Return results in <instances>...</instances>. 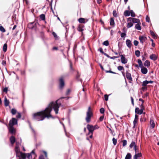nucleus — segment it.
<instances>
[{"label": "nucleus", "instance_id": "nucleus-59", "mask_svg": "<svg viewBox=\"0 0 159 159\" xmlns=\"http://www.w3.org/2000/svg\"><path fill=\"white\" fill-rule=\"evenodd\" d=\"M147 86H143L141 88V89L143 91H144L145 90H147Z\"/></svg>", "mask_w": 159, "mask_h": 159}, {"label": "nucleus", "instance_id": "nucleus-1", "mask_svg": "<svg viewBox=\"0 0 159 159\" xmlns=\"http://www.w3.org/2000/svg\"><path fill=\"white\" fill-rule=\"evenodd\" d=\"M58 100H56L55 103L53 102H51L44 110L34 113L32 115L33 119L37 121H39L43 120L45 118H53L51 112L53 108L56 114L58 113V108L61 105V103H57Z\"/></svg>", "mask_w": 159, "mask_h": 159}, {"label": "nucleus", "instance_id": "nucleus-12", "mask_svg": "<svg viewBox=\"0 0 159 159\" xmlns=\"http://www.w3.org/2000/svg\"><path fill=\"white\" fill-rule=\"evenodd\" d=\"M139 39L140 40V43L143 44V42L147 40V38L144 36H141L139 37Z\"/></svg>", "mask_w": 159, "mask_h": 159}, {"label": "nucleus", "instance_id": "nucleus-56", "mask_svg": "<svg viewBox=\"0 0 159 159\" xmlns=\"http://www.w3.org/2000/svg\"><path fill=\"white\" fill-rule=\"evenodd\" d=\"M140 109H142L143 110V111L145 109L144 106L143 104L142 103L141 104L140 106Z\"/></svg>", "mask_w": 159, "mask_h": 159}, {"label": "nucleus", "instance_id": "nucleus-13", "mask_svg": "<svg viewBox=\"0 0 159 159\" xmlns=\"http://www.w3.org/2000/svg\"><path fill=\"white\" fill-rule=\"evenodd\" d=\"M135 113L136 114L141 115L143 113L142 109H139V107H136L135 109Z\"/></svg>", "mask_w": 159, "mask_h": 159}, {"label": "nucleus", "instance_id": "nucleus-19", "mask_svg": "<svg viewBox=\"0 0 159 159\" xmlns=\"http://www.w3.org/2000/svg\"><path fill=\"white\" fill-rule=\"evenodd\" d=\"M126 43L127 46L129 48H130L132 45L131 41L129 39L126 40Z\"/></svg>", "mask_w": 159, "mask_h": 159}, {"label": "nucleus", "instance_id": "nucleus-54", "mask_svg": "<svg viewBox=\"0 0 159 159\" xmlns=\"http://www.w3.org/2000/svg\"><path fill=\"white\" fill-rule=\"evenodd\" d=\"M134 44L135 46H137L139 44V42L137 40H134Z\"/></svg>", "mask_w": 159, "mask_h": 159}, {"label": "nucleus", "instance_id": "nucleus-43", "mask_svg": "<svg viewBox=\"0 0 159 159\" xmlns=\"http://www.w3.org/2000/svg\"><path fill=\"white\" fill-rule=\"evenodd\" d=\"M0 31H2V32L4 33L6 32L5 29L4 28V27L2 26H0Z\"/></svg>", "mask_w": 159, "mask_h": 159}, {"label": "nucleus", "instance_id": "nucleus-11", "mask_svg": "<svg viewBox=\"0 0 159 159\" xmlns=\"http://www.w3.org/2000/svg\"><path fill=\"white\" fill-rule=\"evenodd\" d=\"M9 130L10 133L12 134H15L16 133V129L13 126H9Z\"/></svg>", "mask_w": 159, "mask_h": 159}, {"label": "nucleus", "instance_id": "nucleus-14", "mask_svg": "<svg viewBox=\"0 0 159 159\" xmlns=\"http://www.w3.org/2000/svg\"><path fill=\"white\" fill-rule=\"evenodd\" d=\"M142 156V154L141 152H139L135 153V155L133 157V159H139L138 158Z\"/></svg>", "mask_w": 159, "mask_h": 159}, {"label": "nucleus", "instance_id": "nucleus-26", "mask_svg": "<svg viewBox=\"0 0 159 159\" xmlns=\"http://www.w3.org/2000/svg\"><path fill=\"white\" fill-rule=\"evenodd\" d=\"M141 23H138L135 25V28L138 30H141V27L140 25Z\"/></svg>", "mask_w": 159, "mask_h": 159}, {"label": "nucleus", "instance_id": "nucleus-31", "mask_svg": "<svg viewBox=\"0 0 159 159\" xmlns=\"http://www.w3.org/2000/svg\"><path fill=\"white\" fill-rule=\"evenodd\" d=\"M150 32L151 34L152 35L153 38L156 39L157 38L156 35L155 34L154 32L152 30H150Z\"/></svg>", "mask_w": 159, "mask_h": 159}, {"label": "nucleus", "instance_id": "nucleus-4", "mask_svg": "<svg viewBox=\"0 0 159 159\" xmlns=\"http://www.w3.org/2000/svg\"><path fill=\"white\" fill-rule=\"evenodd\" d=\"M59 88L60 89H62L65 85L64 77L63 76L61 77L59 79Z\"/></svg>", "mask_w": 159, "mask_h": 159}, {"label": "nucleus", "instance_id": "nucleus-40", "mask_svg": "<svg viewBox=\"0 0 159 159\" xmlns=\"http://www.w3.org/2000/svg\"><path fill=\"white\" fill-rule=\"evenodd\" d=\"M113 15L115 17H117L118 16L117 13L116 11L114 10L113 12Z\"/></svg>", "mask_w": 159, "mask_h": 159}, {"label": "nucleus", "instance_id": "nucleus-23", "mask_svg": "<svg viewBox=\"0 0 159 159\" xmlns=\"http://www.w3.org/2000/svg\"><path fill=\"white\" fill-rule=\"evenodd\" d=\"M150 127L152 129H153L154 128L155 124L154 121L153 120H150Z\"/></svg>", "mask_w": 159, "mask_h": 159}, {"label": "nucleus", "instance_id": "nucleus-25", "mask_svg": "<svg viewBox=\"0 0 159 159\" xmlns=\"http://www.w3.org/2000/svg\"><path fill=\"white\" fill-rule=\"evenodd\" d=\"M85 19L83 18H80L78 19V21L80 23H85Z\"/></svg>", "mask_w": 159, "mask_h": 159}, {"label": "nucleus", "instance_id": "nucleus-47", "mask_svg": "<svg viewBox=\"0 0 159 159\" xmlns=\"http://www.w3.org/2000/svg\"><path fill=\"white\" fill-rule=\"evenodd\" d=\"M133 149L135 151V153L139 152L138 147L137 146L134 147Z\"/></svg>", "mask_w": 159, "mask_h": 159}, {"label": "nucleus", "instance_id": "nucleus-60", "mask_svg": "<svg viewBox=\"0 0 159 159\" xmlns=\"http://www.w3.org/2000/svg\"><path fill=\"white\" fill-rule=\"evenodd\" d=\"M130 99L131 101L132 104L133 106H134V99L132 97H130Z\"/></svg>", "mask_w": 159, "mask_h": 159}, {"label": "nucleus", "instance_id": "nucleus-52", "mask_svg": "<svg viewBox=\"0 0 159 159\" xmlns=\"http://www.w3.org/2000/svg\"><path fill=\"white\" fill-rule=\"evenodd\" d=\"M105 71L106 73H110L114 74H116L117 73L115 72H113L111 70H105Z\"/></svg>", "mask_w": 159, "mask_h": 159}, {"label": "nucleus", "instance_id": "nucleus-30", "mask_svg": "<svg viewBox=\"0 0 159 159\" xmlns=\"http://www.w3.org/2000/svg\"><path fill=\"white\" fill-rule=\"evenodd\" d=\"M39 18L41 20L45 21V16L44 14H42L39 16Z\"/></svg>", "mask_w": 159, "mask_h": 159}, {"label": "nucleus", "instance_id": "nucleus-53", "mask_svg": "<svg viewBox=\"0 0 159 159\" xmlns=\"http://www.w3.org/2000/svg\"><path fill=\"white\" fill-rule=\"evenodd\" d=\"M100 112L102 114H103L104 113L105 110L103 108H101L100 110Z\"/></svg>", "mask_w": 159, "mask_h": 159}, {"label": "nucleus", "instance_id": "nucleus-20", "mask_svg": "<svg viewBox=\"0 0 159 159\" xmlns=\"http://www.w3.org/2000/svg\"><path fill=\"white\" fill-rule=\"evenodd\" d=\"M138 117H139V116L138 115H136V114L135 115L134 119L133 121V124H134L133 127H135V126L136 124L137 123L138 120Z\"/></svg>", "mask_w": 159, "mask_h": 159}, {"label": "nucleus", "instance_id": "nucleus-42", "mask_svg": "<svg viewBox=\"0 0 159 159\" xmlns=\"http://www.w3.org/2000/svg\"><path fill=\"white\" fill-rule=\"evenodd\" d=\"M130 14H131V16L132 17H134L135 16V13L132 10L130 11Z\"/></svg>", "mask_w": 159, "mask_h": 159}, {"label": "nucleus", "instance_id": "nucleus-35", "mask_svg": "<svg viewBox=\"0 0 159 159\" xmlns=\"http://www.w3.org/2000/svg\"><path fill=\"white\" fill-rule=\"evenodd\" d=\"M137 61H138V63L139 64V66L141 68L143 66V64L142 62L140 59H138Z\"/></svg>", "mask_w": 159, "mask_h": 159}, {"label": "nucleus", "instance_id": "nucleus-32", "mask_svg": "<svg viewBox=\"0 0 159 159\" xmlns=\"http://www.w3.org/2000/svg\"><path fill=\"white\" fill-rule=\"evenodd\" d=\"M110 25L112 26L113 25L115 24V22L114 20V19L112 17L110 18Z\"/></svg>", "mask_w": 159, "mask_h": 159}, {"label": "nucleus", "instance_id": "nucleus-16", "mask_svg": "<svg viewBox=\"0 0 159 159\" xmlns=\"http://www.w3.org/2000/svg\"><path fill=\"white\" fill-rule=\"evenodd\" d=\"M10 141L12 145H13L16 142V138L13 136H11L10 138Z\"/></svg>", "mask_w": 159, "mask_h": 159}, {"label": "nucleus", "instance_id": "nucleus-34", "mask_svg": "<svg viewBox=\"0 0 159 159\" xmlns=\"http://www.w3.org/2000/svg\"><path fill=\"white\" fill-rule=\"evenodd\" d=\"M7 43H5L3 47V51L4 52H6L7 51Z\"/></svg>", "mask_w": 159, "mask_h": 159}, {"label": "nucleus", "instance_id": "nucleus-61", "mask_svg": "<svg viewBox=\"0 0 159 159\" xmlns=\"http://www.w3.org/2000/svg\"><path fill=\"white\" fill-rule=\"evenodd\" d=\"M43 152L44 154L45 157L46 158H47L48 157V155H47V152L44 151H43Z\"/></svg>", "mask_w": 159, "mask_h": 159}, {"label": "nucleus", "instance_id": "nucleus-24", "mask_svg": "<svg viewBox=\"0 0 159 159\" xmlns=\"http://www.w3.org/2000/svg\"><path fill=\"white\" fill-rule=\"evenodd\" d=\"M144 65L145 66L149 67L150 65V62L148 60H147L144 63Z\"/></svg>", "mask_w": 159, "mask_h": 159}, {"label": "nucleus", "instance_id": "nucleus-38", "mask_svg": "<svg viewBox=\"0 0 159 159\" xmlns=\"http://www.w3.org/2000/svg\"><path fill=\"white\" fill-rule=\"evenodd\" d=\"M135 54L137 57H139L140 56V52L139 50H136L135 51Z\"/></svg>", "mask_w": 159, "mask_h": 159}, {"label": "nucleus", "instance_id": "nucleus-6", "mask_svg": "<svg viewBox=\"0 0 159 159\" xmlns=\"http://www.w3.org/2000/svg\"><path fill=\"white\" fill-rule=\"evenodd\" d=\"M87 128L89 131L88 134H93L94 129L93 125L88 124L87 125Z\"/></svg>", "mask_w": 159, "mask_h": 159}, {"label": "nucleus", "instance_id": "nucleus-29", "mask_svg": "<svg viewBox=\"0 0 159 159\" xmlns=\"http://www.w3.org/2000/svg\"><path fill=\"white\" fill-rule=\"evenodd\" d=\"M132 156L131 154L129 153H128L126 155L125 159H131Z\"/></svg>", "mask_w": 159, "mask_h": 159}, {"label": "nucleus", "instance_id": "nucleus-15", "mask_svg": "<svg viewBox=\"0 0 159 159\" xmlns=\"http://www.w3.org/2000/svg\"><path fill=\"white\" fill-rule=\"evenodd\" d=\"M141 72L143 74H146L148 72V69L144 66H143L141 68Z\"/></svg>", "mask_w": 159, "mask_h": 159}, {"label": "nucleus", "instance_id": "nucleus-39", "mask_svg": "<svg viewBox=\"0 0 159 159\" xmlns=\"http://www.w3.org/2000/svg\"><path fill=\"white\" fill-rule=\"evenodd\" d=\"M103 45L106 46H108L109 45V43L108 40L104 41L102 43Z\"/></svg>", "mask_w": 159, "mask_h": 159}, {"label": "nucleus", "instance_id": "nucleus-62", "mask_svg": "<svg viewBox=\"0 0 159 159\" xmlns=\"http://www.w3.org/2000/svg\"><path fill=\"white\" fill-rule=\"evenodd\" d=\"M39 159H45L43 155H41L39 157Z\"/></svg>", "mask_w": 159, "mask_h": 159}, {"label": "nucleus", "instance_id": "nucleus-21", "mask_svg": "<svg viewBox=\"0 0 159 159\" xmlns=\"http://www.w3.org/2000/svg\"><path fill=\"white\" fill-rule=\"evenodd\" d=\"M84 27V25H83L80 24L77 28V30L79 31L82 32L84 30V29H83Z\"/></svg>", "mask_w": 159, "mask_h": 159}, {"label": "nucleus", "instance_id": "nucleus-36", "mask_svg": "<svg viewBox=\"0 0 159 159\" xmlns=\"http://www.w3.org/2000/svg\"><path fill=\"white\" fill-rule=\"evenodd\" d=\"M148 84V81L145 80L143 81L142 84V85L143 86H147V84Z\"/></svg>", "mask_w": 159, "mask_h": 159}, {"label": "nucleus", "instance_id": "nucleus-45", "mask_svg": "<svg viewBox=\"0 0 159 159\" xmlns=\"http://www.w3.org/2000/svg\"><path fill=\"white\" fill-rule=\"evenodd\" d=\"M98 51H99L100 52H101L102 53L104 54L105 55V54H107L106 53H105L103 51L102 48H100L98 50Z\"/></svg>", "mask_w": 159, "mask_h": 159}, {"label": "nucleus", "instance_id": "nucleus-58", "mask_svg": "<svg viewBox=\"0 0 159 159\" xmlns=\"http://www.w3.org/2000/svg\"><path fill=\"white\" fill-rule=\"evenodd\" d=\"M126 36V34L125 33H122L121 34V37L122 38L125 37Z\"/></svg>", "mask_w": 159, "mask_h": 159}, {"label": "nucleus", "instance_id": "nucleus-7", "mask_svg": "<svg viewBox=\"0 0 159 159\" xmlns=\"http://www.w3.org/2000/svg\"><path fill=\"white\" fill-rule=\"evenodd\" d=\"M17 124V120L15 118H12L11 120H10L9 123V126H13Z\"/></svg>", "mask_w": 159, "mask_h": 159}, {"label": "nucleus", "instance_id": "nucleus-64", "mask_svg": "<svg viewBox=\"0 0 159 159\" xmlns=\"http://www.w3.org/2000/svg\"><path fill=\"white\" fill-rule=\"evenodd\" d=\"M52 34L55 38H56L57 37V35L55 32H53L52 33Z\"/></svg>", "mask_w": 159, "mask_h": 159}, {"label": "nucleus", "instance_id": "nucleus-22", "mask_svg": "<svg viewBox=\"0 0 159 159\" xmlns=\"http://www.w3.org/2000/svg\"><path fill=\"white\" fill-rule=\"evenodd\" d=\"M4 105L5 107H7L9 105L10 102L8 100L7 98L5 97L4 100Z\"/></svg>", "mask_w": 159, "mask_h": 159}, {"label": "nucleus", "instance_id": "nucleus-63", "mask_svg": "<svg viewBox=\"0 0 159 159\" xmlns=\"http://www.w3.org/2000/svg\"><path fill=\"white\" fill-rule=\"evenodd\" d=\"M2 64L4 66H6V61L5 60L2 61Z\"/></svg>", "mask_w": 159, "mask_h": 159}, {"label": "nucleus", "instance_id": "nucleus-3", "mask_svg": "<svg viewBox=\"0 0 159 159\" xmlns=\"http://www.w3.org/2000/svg\"><path fill=\"white\" fill-rule=\"evenodd\" d=\"M93 116V113L91 111V107H88L87 112V116L86 117L85 120L86 122L89 123L91 120V117Z\"/></svg>", "mask_w": 159, "mask_h": 159}, {"label": "nucleus", "instance_id": "nucleus-18", "mask_svg": "<svg viewBox=\"0 0 159 159\" xmlns=\"http://www.w3.org/2000/svg\"><path fill=\"white\" fill-rule=\"evenodd\" d=\"M158 56L155 54H152L150 56V58L154 61L157 60Z\"/></svg>", "mask_w": 159, "mask_h": 159}, {"label": "nucleus", "instance_id": "nucleus-28", "mask_svg": "<svg viewBox=\"0 0 159 159\" xmlns=\"http://www.w3.org/2000/svg\"><path fill=\"white\" fill-rule=\"evenodd\" d=\"M135 143L134 141H132L130 145H129V147L130 148H133L136 146Z\"/></svg>", "mask_w": 159, "mask_h": 159}, {"label": "nucleus", "instance_id": "nucleus-37", "mask_svg": "<svg viewBox=\"0 0 159 159\" xmlns=\"http://www.w3.org/2000/svg\"><path fill=\"white\" fill-rule=\"evenodd\" d=\"M117 69L119 71L124 70V68L123 66H119L117 67Z\"/></svg>", "mask_w": 159, "mask_h": 159}, {"label": "nucleus", "instance_id": "nucleus-5", "mask_svg": "<svg viewBox=\"0 0 159 159\" xmlns=\"http://www.w3.org/2000/svg\"><path fill=\"white\" fill-rule=\"evenodd\" d=\"M39 25V24L38 22H34L29 23L28 25V27L31 29L35 30L37 25Z\"/></svg>", "mask_w": 159, "mask_h": 159}, {"label": "nucleus", "instance_id": "nucleus-2", "mask_svg": "<svg viewBox=\"0 0 159 159\" xmlns=\"http://www.w3.org/2000/svg\"><path fill=\"white\" fill-rule=\"evenodd\" d=\"M14 150L16 153V157L21 158L22 159H25L26 158V154L20 151V148L17 142L16 143V145Z\"/></svg>", "mask_w": 159, "mask_h": 159}, {"label": "nucleus", "instance_id": "nucleus-27", "mask_svg": "<svg viewBox=\"0 0 159 159\" xmlns=\"http://www.w3.org/2000/svg\"><path fill=\"white\" fill-rule=\"evenodd\" d=\"M124 15L125 16H129L130 15V11L128 10H125L124 12Z\"/></svg>", "mask_w": 159, "mask_h": 159}, {"label": "nucleus", "instance_id": "nucleus-17", "mask_svg": "<svg viewBox=\"0 0 159 159\" xmlns=\"http://www.w3.org/2000/svg\"><path fill=\"white\" fill-rule=\"evenodd\" d=\"M133 23H140V20L139 19L134 18L130 17Z\"/></svg>", "mask_w": 159, "mask_h": 159}, {"label": "nucleus", "instance_id": "nucleus-50", "mask_svg": "<svg viewBox=\"0 0 159 159\" xmlns=\"http://www.w3.org/2000/svg\"><path fill=\"white\" fill-rule=\"evenodd\" d=\"M140 121L141 122H145L146 121V119L144 117H141L140 118Z\"/></svg>", "mask_w": 159, "mask_h": 159}, {"label": "nucleus", "instance_id": "nucleus-41", "mask_svg": "<svg viewBox=\"0 0 159 159\" xmlns=\"http://www.w3.org/2000/svg\"><path fill=\"white\" fill-rule=\"evenodd\" d=\"M11 112L12 115H15L16 113V110L14 108L12 109Z\"/></svg>", "mask_w": 159, "mask_h": 159}, {"label": "nucleus", "instance_id": "nucleus-44", "mask_svg": "<svg viewBox=\"0 0 159 159\" xmlns=\"http://www.w3.org/2000/svg\"><path fill=\"white\" fill-rule=\"evenodd\" d=\"M70 70L71 71H73L74 70V69L72 67V64L71 62L70 63Z\"/></svg>", "mask_w": 159, "mask_h": 159}, {"label": "nucleus", "instance_id": "nucleus-9", "mask_svg": "<svg viewBox=\"0 0 159 159\" xmlns=\"http://www.w3.org/2000/svg\"><path fill=\"white\" fill-rule=\"evenodd\" d=\"M130 19V17L127 19L128 23L127 24V27L128 28L131 27L133 25V23Z\"/></svg>", "mask_w": 159, "mask_h": 159}, {"label": "nucleus", "instance_id": "nucleus-55", "mask_svg": "<svg viewBox=\"0 0 159 159\" xmlns=\"http://www.w3.org/2000/svg\"><path fill=\"white\" fill-rule=\"evenodd\" d=\"M8 89V88L5 87L4 89H3V91L4 92H5V93H7V92Z\"/></svg>", "mask_w": 159, "mask_h": 159}, {"label": "nucleus", "instance_id": "nucleus-46", "mask_svg": "<svg viewBox=\"0 0 159 159\" xmlns=\"http://www.w3.org/2000/svg\"><path fill=\"white\" fill-rule=\"evenodd\" d=\"M113 143L114 145H115L117 143V139L115 138H113L112 139Z\"/></svg>", "mask_w": 159, "mask_h": 159}, {"label": "nucleus", "instance_id": "nucleus-57", "mask_svg": "<svg viewBox=\"0 0 159 159\" xmlns=\"http://www.w3.org/2000/svg\"><path fill=\"white\" fill-rule=\"evenodd\" d=\"M104 98L105 101H107L108 100V95L107 94H105L104 95Z\"/></svg>", "mask_w": 159, "mask_h": 159}, {"label": "nucleus", "instance_id": "nucleus-10", "mask_svg": "<svg viewBox=\"0 0 159 159\" xmlns=\"http://www.w3.org/2000/svg\"><path fill=\"white\" fill-rule=\"evenodd\" d=\"M126 78L129 80V82L131 83V81H132L131 74L130 73H129L128 71H126Z\"/></svg>", "mask_w": 159, "mask_h": 159}, {"label": "nucleus", "instance_id": "nucleus-48", "mask_svg": "<svg viewBox=\"0 0 159 159\" xmlns=\"http://www.w3.org/2000/svg\"><path fill=\"white\" fill-rule=\"evenodd\" d=\"M26 157H27V158L28 159H31L32 156L31 153H27L26 154Z\"/></svg>", "mask_w": 159, "mask_h": 159}, {"label": "nucleus", "instance_id": "nucleus-8", "mask_svg": "<svg viewBox=\"0 0 159 159\" xmlns=\"http://www.w3.org/2000/svg\"><path fill=\"white\" fill-rule=\"evenodd\" d=\"M120 57H121L120 60L122 63L125 64L127 63L128 60L125 58V55H121Z\"/></svg>", "mask_w": 159, "mask_h": 159}, {"label": "nucleus", "instance_id": "nucleus-51", "mask_svg": "<svg viewBox=\"0 0 159 159\" xmlns=\"http://www.w3.org/2000/svg\"><path fill=\"white\" fill-rule=\"evenodd\" d=\"M146 20L147 22H148L149 23L150 22V18L148 15H147L146 16Z\"/></svg>", "mask_w": 159, "mask_h": 159}, {"label": "nucleus", "instance_id": "nucleus-33", "mask_svg": "<svg viewBox=\"0 0 159 159\" xmlns=\"http://www.w3.org/2000/svg\"><path fill=\"white\" fill-rule=\"evenodd\" d=\"M105 56H106L107 57H108L109 58H110L111 59H114L115 58H116L119 57L118 56H117V57H116V56H113V57H111L110 56L107 54H105Z\"/></svg>", "mask_w": 159, "mask_h": 159}, {"label": "nucleus", "instance_id": "nucleus-49", "mask_svg": "<svg viewBox=\"0 0 159 159\" xmlns=\"http://www.w3.org/2000/svg\"><path fill=\"white\" fill-rule=\"evenodd\" d=\"M123 144L122 145L123 147L125 146L127 144V141L125 140H124L122 141Z\"/></svg>", "mask_w": 159, "mask_h": 159}]
</instances>
